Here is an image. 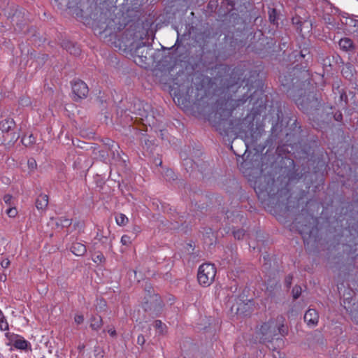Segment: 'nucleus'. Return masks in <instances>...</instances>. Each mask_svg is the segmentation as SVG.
<instances>
[{
  "instance_id": "f257e3e1",
  "label": "nucleus",
  "mask_w": 358,
  "mask_h": 358,
  "mask_svg": "<svg viewBox=\"0 0 358 358\" xmlns=\"http://www.w3.org/2000/svg\"><path fill=\"white\" fill-rule=\"evenodd\" d=\"M213 52L203 53L201 62L216 80H219L229 93L228 98L218 99L214 104L204 103L203 99L195 103L196 112L204 117L219 134L228 138L241 137L248 143L257 144L264 131L254 130V120L266 112L268 96L264 94V84L257 70L244 69L241 66L232 70L224 64H215Z\"/></svg>"
},
{
  "instance_id": "f03ea898",
  "label": "nucleus",
  "mask_w": 358,
  "mask_h": 358,
  "mask_svg": "<svg viewBox=\"0 0 358 358\" xmlns=\"http://www.w3.org/2000/svg\"><path fill=\"white\" fill-rule=\"evenodd\" d=\"M292 63L286 72L279 76V80L287 96L292 99L299 110L308 111L318 106L315 86L308 69L312 55L307 47L294 50L289 55Z\"/></svg>"
},
{
  "instance_id": "7ed1b4c3",
  "label": "nucleus",
  "mask_w": 358,
  "mask_h": 358,
  "mask_svg": "<svg viewBox=\"0 0 358 358\" xmlns=\"http://www.w3.org/2000/svg\"><path fill=\"white\" fill-rule=\"evenodd\" d=\"M294 173L282 170L273 156L271 159L265 155L262 157L259 175L253 181V188L262 203L292 212L299 207V200L292 201L288 189L289 182L296 178Z\"/></svg>"
},
{
  "instance_id": "20e7f679",
  "label": "nucleus",
  "mask_w": 358,
  "mask_h": 358,
  "mask_svg": "<svg viewBox=\"0 0 358 358\" xmlns=\"http://www.w3.org/2000/svg\"><path fill=\"white\" fill-rule=\"evenodd\" d=\"M268 112L271 117L269 120L271 123V135L265 141L262 150L267 147V153L277 145L275 152L278 155L285 152H289L288 147L299 138L302 132L301 126L293 117H284L281 105L278 102L272 103Z\"/></svg>"
},
{
  "instance_id": "39448f33",
  "label": "nucleus",
  "mask_w": 358,
  "mask_h": 358,
  "mask_svg": "<svg viewBox=\"0 0 358 358\" xmlns=\"http://www.w3.org/2000/svg\"><path fill=\"white\" fill-rule=\"evenodd\" d=\"M54 3L60 10L69 9L71 13L83 20V23L92 27L96 34L105 33L110 35L115 29L121 28L124 22L120 17L109 19L111 15L108 9H101L94 6V10L88 15L78 5L80 0H53Z\"/></svg>"
},
{
  "instance_id": "423d86ee",
  "label": "nucleus",
  "mask_w": 358,
  "mask_h": 358,
  "mask_svg": "<svg viewBox=\"0 0 358 358\" xmlns=\"http://www.w3.org/2000/svg\"><path fill=\"white\" fill-rule=\"evenodd\" d=\"M148 29L140 22H133L122 35L115 38L113 43L120 51L130 54L141 66L148 65L152 57V45L145 39H148Z\"/></svg>"
},
{
  "instance_id": "0eeeda50",
  "label": "nucleus",
  "mask_w": 358,
  "mask_h": 358,
  "mask_svg": "<svg viewBox=\"0 0 358 358\" xmlns=\"http://www.w3.org/2000/svg\"><path fill=\"white\" fill-rule=\"evenodd\" d=\"M285 318L281 316L278 317L276 320L271 319L263 323L257 331L261 342L270 343L274 339L278 340L279 335L282 337L287 335L288 329L283 324Z\"/></svg>"
},
{
  "instance_id": "6e6552de",
  "label": "nucleus",
  "mask_w": 358,
  "mask_h": 358,
  "mask_svg": "<svg viewBox=\"0 0 358 358\" xmlns=\"http://www.w3.org/2000/svg\"><path fill=\"white\" fill-rule=\"evenodd\" d=\"M317 97L320 101V104L315 108L310 109L308 111L301 110L303 113L308 115L309 119L313 128L317 130H322L329 126L333 120L334 107L331 106H324L320 110L322 106V99L317 94Z\"/></svg>"
},
{
  "instance_id": "1a4fd4ad",
  "label": "nucleus",
  "mask_w": 358,
  "mask_h": 358,
  "mask_svg": "<svg viewBox=\"0 0 358 358\" xmlns=\"http://www.w3.org/2000/svg\"><path fill=\"white\" fill-rule=\"evenodd\" d=\"M291 155H294L296 159L306 160L308 169L310 166L313 168V171L315 174H319L320 176H323L324 173L326 171L327 164L324 159L323 156L315 157L314 152L310 146L305 145L301 150H296V152H293Z\"/></svg>"
},
{
  "instance_id": "9d476101",
  "label": "nucleus",
  "mask_w": 358,
  "mask_h": 358,
  "mask_svg": "<svg viewBox=\"0 0 358 358\" xmlns=\"http://www.w3.org/2000/svg\"><path fill=\"white\" fill-rule=\"evenodd\" d=\"M3 10L5 16L8 20H10L14 30L16 32L24 31L27 24L26 10L15 4H8V6Z\"/></svg>"
},
{
  "instance_id": "9b49d317",
  "label": "nucleus",
  "mask_w": 358,
  "mask_h": 358,
  "mask_svg": "<svg viewBox=\"0 0 358 358\" xmlns=\"http://www.w3.org/2000/svg\"><path fill=\"white\" fill-rule=\"evenodd\" d=\"M273 45V39L265 36L261 30H258L255 32L248 48L252 52L264 57L271 51Z\"/></svg>"
},
{
  "instance_id": "f8f14e48",
  "label": "nucleus",
  "mask_w": 358,
  "mask_h": 358,
  "mask_svg": "<svg viewBox=\"0 0 358 358\" xmlns=\"http://www.w3.org/2000/svg\"><path fill=\"white\" fill-rule=\"evenodd\" d=\"M299 234L301 235L305 245L309 244L315 245L317 242L319 230L313 220V222H309L306 224H299L297 226Z\"/></svg>"
},
{
  "instance_id": "ddd939ff",
  "label": "nucleus",
  "mask_w": 358,
  "mask_h": 358,
  "mask_svg": "<svg viewBox=\"0 0 358 358\" xmlns=\"http://www.w3.org/2000/svg\"><path fill=\"white\" fill-rule=\"evenodd\" d=\"M216 268L213 264L205 263L199 266L197 273L199 283L203 287H208L214 281Z\"/></svg>"
},
{
  "instance_id": "4468645a",
  "label": "nucleus",
  "mask_w": 358,
  "mask_h": 358,
  "mask_svg": "<svg viewBox=\"0 0 358 358\" xmlns=\"http://www.w3.org/2000/svg\"><path fill=\"white\" fill-rule=\"evenodd\" d=\"M130 110L134 114L139 116L141 120L145 121L146 123L149 124L151 123L154 124L152 107L148 103L143 101L136 100L134 101Z\"/></svg>"
},
{
  "instance_id": "2eb2a0df",
  "label": "nucleus",
  "mask_w": 358,
  "mask_h": 358,
  "mask_svg": "<svg viewBox=\"0 0 358 358\" xmlns=\"http://www.w3.org/2000/svg\"><path fill=\"white\" fill-rule=\"evenodd\" d=\"M164 307L163 301L158 295L150 296L143 303V308L149 313L152 317H156L161 315Z\"/></svg>"
},
{
  "instance_id": "dca6fc26",
  "label": "nucleus",
  "mask_w": 358,
  "mask_h": 358,
  "mask_svg": "<svg viewBox=\"0 0 358 358\" xmlns=\"http://www.w3.org/2000/svg\"><path fill=\"white\" fill-rule=\"evenodd\" d=\"M5 336L8 341L6 343L7 346H13L17 350L24 351L31 350V343L21 335L7 331Z\"/></svg>"
},
{
  "instance_id": "f3484780",
  "label": "nucleus",
  "mask_w": 358,
  "mask_h": 358,
  "mask_svg": "<svg viewBox=\"0 0 358 358\" xmlns=\"http://www.w3.org/2000/svg\"><path fill=\"white\" fill-rule=\"evenodd\" d=\"M98 8V6H96ZM99 8H101V9H108L110 10L111 15L110 16H108V18L109 19H113V18H116V17H120L121 19V22H124V24H122V26H121V28L120 29H115L114 31L110 34V35H107L105 33H102L101 34H99V36H103L105 38L109 36L110 37V39H115V38H118L120 36L117 35V32L120 31L122 29H124V28H127V27H129V25L133 23V22H135L134 21H129L127 20V18L124 15V13H118L117 14H114L113 12L114 10H117V8H113V10L112 11V8H106V7H99Z\"/></svg>"
},
{
  "instance_id": "a211bd4d",
  "label": "nucleus",
  "mask_w": 358,
  "mask_h": 358,
  "mask_svg": "<svg viewBox=\"0 0 358 358\" xmlns=\"http://www.w3.org/2000/svg\"><path fill=\"white\" fill-rule=\"evenodd\" d=\"M98 8V6H96ZM99 8H101V9H108L110 10L111 15L110 16H108V18L109 19H113V18H116V17H120L121 19V22H124V24H122V26H121V28L120 29H115L114 31L110 34V35H107L105 33H102L101 34H99V36H103L105 38L109 36L110 37V39H115V38H118L120 36L117 35V32L120 31L122 29H124V28H127V27H129V25L133 23V22H135L134 21H129L127 20V18L124 15V13H118L117 14H114L113 12L114 10H117V8H113V10L112 11V8H106V7H99Z\"/></svg>"
},
{
  "instance_id": "6ab92c4d",
  "label": "nucleus",
  "mask_w": 358,
  "mask_h": 358,
  "mask_svg": "<svg viewBox=\"0 0 358 358\" xmlns=\"http://www.w3.org/2000/svg\"><path fill=\"white\" fill-rule=\"evenodd\" d=\"M236 314L248 316L252 311L253 299H248L245 294H240L236 299Z\"/></svg>"
},
{
  "instance_id": "aec40b11",
  "label": "nucleus",
  "mask_w": 358,
  "mask_h": 358,
  "mask_svg": "<svg viewBox=\"0 0 358 358\" xmlns=\"http://www.w3.org/2000/svg\"><path fill=\"white\" fill-rule=\"evenodd\" d=\"M73 99L76 101L85 99L87 96L89 88L87 85L80 79L71 82Z\"/></svg>"
},
{
  "instance_id": "412c9836",
  "label": "nucleus",
  "mask_w": 358,
  "mask_h": 358,
  "mask_svg": "<svg viewBox=\"0 0 358 358\" xmlns=\"http://www.w3.org/2000/svg\"><path fill=\"white\" fill-rule=\"evenodd\" d=\"M324 71H330L334 66L341 67L344 64L343 59L338 53L328 55L321 60Z\"/></svg>"
},
{
  "instance_id": "4be33fe9",
  "label": "nucleus",
  "mask_w": 358,
  "mask_h": 358,
  "mask_svg": "<svg viewBox=\"0 0 358 358\" xmlns=\"http://www.w3.org/2000/svg\"><path fill=\"white\" fill-rule=\"evenodd\" d=\"M179 77H180V76H178L173 80L171 90L173 91V95L175 99H177L178 102L180 103V99H182V104H184V100L186 99L185 94L188 93L189 81H187L186 83L184 82L181 84H178L175 82V80H178Z\"/></svg>"
},
{
  "instance_id": "5701e85b",
  "label": "nucleus",
  "mask_w": 358,
  "mask_h": 358,
  "mask_svg": "<svg viewBox=\"0 0 358 358\" xmlns=\"http://www.w3.org/2000/svg\"><path fill=\"white\" fill-rule=\"evenodd\" d=\"M333 92L336 95L335 101L342 108L345 109L348 104V97L344 88L340 87L338 83L333 85Z\"/></svg>"
},
{
  "instance_id": "b1692460",
  "label": "nucleus",
  "mask_w": 358,
  "mask_h": 358,
  "mask_svg": "<svg viewBox=\"0 0 358 358\" xmlns=\"http://www.w3.org/2000/svg\"><path fill=\"white\" fill-rule=\"evenodd\" d=\"M190 150V147L185 148L180 152V157L182 160V165L187 173H192L198 166L197 164L191 158L188 157L187 151Z\"/></svg>"
},
{
  "instance_id": "393cba45",
  "label": "nucleus",
  "mask_w": 358,
  "mask_h": 358,
  "mask_svg": "<svg viewBox=\"0 0 358 358\" xmlns=\"http://www.w3.org/2000/svg\"><path fill=\"white\" fill-rule=\"evenodd\" d=\"M341 21L346 31L358 36V20L352 17L343 15Z\"/></svg>"
},
{
  "instance_id": "a878e982",
  "label": "nucleus",
  "mask_w": 358,
  "mask_h": 358,
  "mask_svg": "<svg viewBox=\"0 0 358 358\" xmlns=\"http://www.w3.org/2000/svg\"><path fill=\"white\" fill-rule=\"evenodd\" d=\"M338 46L341 50L348 54H352L355 52L356 45L353 41L348 37H343L338 41Z\"/></svg>"
},
{
  "instance_id": "bb28decb",
  "label": "nucleus",
  "mask_w": 358,
  "mask_h": 358,
  "mask_svg": "<svg viewBox=\"0 0 358 358\" xmlns=\"http://www.w3.org/2000/svg\"><path fill=\"white\" fill-rule=\"evenodd\" d=\"M110 232L109 231H108L107 234H106L103 229H98L94 239L100 242L105 248L111 249L112 238L110 236Z\"/></svg>"
},
{
  "instance_id": "cd10ccee",
  "label": "nucleus",
  "mask_w": 358,
  "mask_h": 358,
  "mask_svg": "<svg viewBox=\"0 0 358 358\" xmlns=\"http://www.w3.org/2000/svg\"><path fill=\"white\" fill-rule=\"evenodd\" d=\"M303 319L309 327H313L318 323L319 314L315 309L309 308L306 312Z\"/></svg>"
},
{
  "instance_id": "c85d7f7f",
  "label": "nucleus",
  "mask_w": 358,
  "mask_h": 358,
  "mask_svg": "<svg viewBox=\"0 0 358 358\" xmlns=\"http://www.w3.org/2000/svg\"><path fill=\"white\" fill-rule=\"evenodd\" d=\"M343 67L341 70L343 76L350 82H354L356 80V71L355 66L349 62L343 64Z\"/></svg>"
},
{
  "instance_id": "c756f323",
  "label": "nucleus",
  "mask_w": 358,
  "mask_h": 358,
  "mask_svg": "<svg viewBox=\"0 0 358 358\" xmlns=\"http://www.w3.org/2000/svg\"><path fill=\"white\" fill-rule=\"evenodd\" d=\"M226 219L227 220V224L230 223H238L244 224L245 222V217L243 214H241L239 212L236 210H227L226 212Z\"/></svg>"
},
{
  "instance_id": "7c9ffc66",
  "label": "nucleus",
  "mask_w": 358,
  "mask_h": 358,
  "mask_svg": "<svg viewBox=\"0 0 358 358\" xmlns=\"http://www.w3.org/2000/svg\"><path fill=\"white\" fill-rule=\"evenodd\" d=\"M102 142L108 147L109 151L111 152L113 158L117 159L120 158V154L118 152V148H120V147L113 140L106 138L103 139Z\"/></svg>"
},
{
  "instance_id": "2f4dec72",
  "label": "nucleus",
  "mask_w": 358,
  "mask_h": 358,
  "mask_svg": "<svg viewBox=\"0 0 358 358\" xmlns=\"http://www.w3.org/2000/svg\"><path fill=\"white\" fill-rule=\"evenodd\" d=\"M71 252L76 256L82 257L87 252L85 244L80 242H73L69 247Z\"/></svg>"
},
{
  "instance_id": "473e14b6",
  "label": "nucleus",
  "mask_w": 358,
  "mask_h": 358,
  "mask_svg": "<svg viewBox=\"0 0 358 358\" xmlns=\"http://www.w3.org/2000/svg\"><path fill=\"white\" fill-rule=\"evenodd\" d=\"M301 133L300 134L299 137H301ZM300 138H298V140H296L294 142H292L291 145L288 147V150L289 152H285V153L282 152L281 155H278L279 157H281L282 159H285L286 161L285 164L287 165L288 167H291L293 169L295 168L294 161L292 158L290 157H287V154H291L292 150L294 149V145H296V147H298V145H296V142L299 141Z\"/></svg>"
},
{
  "instance_id": "72a5a7b5",
  "label": "nucleus",
  "mask_w": 358,
  "mask_h": 358,
  "mask_svg": "<svg viewBox=\"0 0 358 358\" xmlns=\"http://www.w3.org/2000/svg\"><path fill=\"white\" fill-rule=\"evenodd\" d=\"M62 46L71 55L74 56H78L80 55L81 49L77 43L71 41H66L63 43Z\"/></svg>"
},
{
  "instance_id": "f704fd0d",
  "label": "nucleus",
  "mask_w": 358,
  "mask_h": 358,
  "mask_svg": "<svg viewBox=\"0 0 358 358\" xmlns=\"http://www.w3.org/2000/svg\"><path fill=\"white\" fill-rule=\"evenodd\" d=\"M15 126L13 118L7 117L0 121V129L3 133L9 132Z\"/></svg>"
},
{
  "instance_id": "c9c22d12",
  "label": "nucleus",
  "mask_w": 358,
  "mask_h": 358,
  "mask_svg": "<svg viewBox=\"0 0 358 358\" xmlns=\"http://www.w3.org/2000/svg\"><path fill=\"white\" fill-rule=\"evenodd\" d=\"M90 327L94 331H99L102 325L103 320L102 317L99 315H92L90 319Z\"/></svg>"
},
{
  "instance_id": "e433bc0d",
  "label": "nucleus",
  "mask_w": 358,
  "mask_h": 358,
  "mask_svg": "<svg viewBox=\"0 0 358 358\" xmlns=\"http://www.w3.org/2000/svg\"><path fill=\"white\" fill-rule=\"evenodd\" d=\"M48 205V196L40 194L36 200V207L38 210H44Z\"/></svg>"
},
{
  "instance_id": "4c0bfd02",
  "label": "nucleus",
  "mask_w": 358,
  "mask_h": 358,
  "mask_svg": "<svg viewBox=\"0 0 358 358\" xmlns=\"http://www.w3.org/2000/svg\"><path fill=\"white\" fill-rule=\"evenodd\" d=\"M322 20L326 24L330 26V29H338V23H336L335 17L328 13H325L322 16Z\"/></svg>"
},
{
  "instance_id": "58836bf2",
  "label": "nucleus",
  "mask_w": 358,
  "mask_h": 358,
  "mask_svg": "<svg viewBox=\"0 0 358 358\" xmlns=\"http://www.w3.org/2000/svg\"><path fill=\"white\" fill-rule=\"evenodd\" d=\"M26 33L31 38V41L32 43H34L35 44L37 43V40L38 39L39 41V43H38V45H40V43L41 42V38L38 36L37 35V31H36V29L35 27H31L29 28H28L27 30H26Z\"/></svg>"
},
{
  "instance_id": "ea45409f",
  "label": "nucleus",
  "mask_w": 358,
  "mask_h": 358,
  "mask_svg": "<svg viewBox=\"0 0 358 358\" xmlns=\"http://www.w3.org/2000/svg\"><path fill=\"white\" fill-rule=\"evenodd\" d=\"M268 20L273 24H278V14L277 10L274 8H268Z\"/></svg>"
},
{
  "instance_id": "a19ab883",
  "label": "nucleus",
  "mask_w": 358,
  "mask_h": 358,
  "mask_svg": "<svg viewBox=\"0 0 358 358\" xmlns=\"http://www.w3.org/2000/svg\"><path fill=\"white\" fill-rule=\"evenodd\" d=\"M116 224L119 226H125L128 222V217L123 213H117L115 217Z\"/></svg>"
},
{
  "instance_id": "79ce46f5",
  "label": "nucleus",
  "mask_w": 358,
  "mask_h": 358,
  "mask_svg": "<svg viewBox=\"0 0 358 358\" xmlns=\"http://www.w3.org/2000/svg\"><path fill=\"white\" fill-rule=\"evenodd\" d=\"M0 330L3 331L9 330V325L7 322L6 317L1 309H0Z\"/></svg>"
},
{
  "instance_id": "37998d69",
  "label": "nucleus",
  "mask_w": 358,
  "mask_h": 358,
  "mask_svg": "<svg viewBox=\"0 0 358 358\" xmlns=\"http://www.w3.org/2000/svg\"><path fill=\"white\" fill-rule=\"evenodd\" d=\"M56 224L58 227H62V228L69 227L72 224V220L65 217H60L57 219Z\"/></svg>"
},
{
  "instance_id": "c03bdc74",
  "label": "nucleus",
  "mask_w": 358,
  "mask_h": 358,
  "mask_svg": "<svg viewBox=\"0 0 358 358\" xmlns=\"http://www.w3.org/2000/svg\"><path fill=\"white\" fill-rule=\"evenodd\" d=\"M163 177L166 181H174L177 179V176L171 169H167L163 173Z\"/></svg>"
},
{
  "instance_id": "a18cd8bd",
  "label": "nucleus",
  "mask_w": 358,
  "mask_h": 358,
  "mask_svg": "<svg viewBox=\"0 0 358 358\" xmlns=\"http://www.w3.org/2000/svg\"><path fill=\"white\" fill-rule=\"evenodd\" d=\"M232 234L235 239L241 240L243 238L245 231L243 229H236L234 227H231Z\"/></svg>"
},
{
  "instance_id": "49530a36",
  "label": "nucleus",
  "mask_w": 358,
  "mask_h": 358,
  "mask_svg": "<svg viewBox=\"0 0 358 358\" xmlns=\"http://www.w3.org/2000/svg\"><path fill=\"white\" fill-rule=\"evenodd\" d=\"M154 326L159 334H165L166 330V325L164 323H163L161 320H155Z\"/></svg>"
},
{
  "instance_id": "de8ad7c7",
  "label": "nucleus",
  "mask_w": 358,
  "mask_h": 358,
  "mask_svg": "<svg viewBox=\"0 0 358 358\" xmlns=\"http://www.w3.org/2000/svg\"><path fill=\"white\" fill-rule=\"evenodd\" d=\"M203 236L204 239H209V244H212L213 239L215 238L214 232L211 228L204 229Z\"/></svg>"
},
{
  "instance_id": "09e8293b",
  "label": "nucleus",
  "mask_w": 358,
  "mask_h": 358,
  "mask_svg": "<svg viewBox=\"0 0 358 358\" xmlns=\"http://www.w3.org/2000/svg\"><path fill=\"white\" fill-rule=\"evenodd\" d=\"M48 59V55L47 54H38L36 58V62L37 66H42Z\"/></svg>"
},
{
  "instance_id": "8fccbe9b",
  "label": "nucleus",
  "mask_w": 358,
  "mask_h": 358,
  "mask_svg": "<svg viewBox=\"0 0 358 358\" xmlns=\"http://www.w3.org/2000/svg\"><path fill=\"white\" fill-rule=\"evenodd\" d=\"M22 143L25 145L28 146L30 145L35 142V138L32 134H30L28 137L22 136L21 139Z\"/></svg>"
},
{
  "instance_id": "3c124183",
  "label": "nucleus",
  "mask_w": 358,
  "mask_h": 358,
  "mask_svg": "<svg viewBox=\"0 0 358 358\" xmlns=\"http://www.w3.org/2000/svg\"><path fill=\"white\" fill-rule=\"evenodd\" d=\"M27 166L30 173L34 172L37 168L36 161L34 158H29L27 161Z\"/></svg>"
},
{
  "instance_id": "603ef678",
  "label": "nucleus",
  "mask_w": 358,
  "mask_h": 358,
  "mask_svg": "<svg viewBox=\"0 0 358 358\" xmlns=\"http://www.w3.org/2000/svg\"><path fill=\"white\" fill-rule=\"evenodd\" d=\"M301 287L299 285H295L293 288H292V296L294 298V299H297L301 294Z\"/></svg>"
},
{
  "instance_id": "864d4df0",
  "label": "nucleus",
  "mask_w": 358,
  "mask_h": 358,
  "mask_svg": "<svg viewBox=\"0 0 358 358\" xmlns=\"http://www.w3.org/2000/svg\"><path fill=\"white\" fill-rule=\"evenodd\" d=\"M75 229L78 230L80 233L83 232L85 229V222L83 220L76 221L73 224Z\"/></svg>"
},
{
  "instance_id": "5fc2aeb1",
  "label": "nucleus",
  "mask_w": 358,
  "mask_h": 358,
  "mask_svg": "<svg viewBox=\"0 0 358 358\" xmlns=\"http://www.w3.org/2000/svg\"><path fill=\"white\" fill-rule=\"evenodd\" d=\"M333 120L339 123L343 122V114L341 110H338L336 111L334 110Z\"/></svg>"
},
{
  "instance_id": "6e6d98bb",
  "label": "nucleus",
  "mask_w": 358,
  "mask_h": 358,
  "mask_svg": "<svg viewBox=\"0 0 358 358\" xmlns=\"http://www.w3.org/2000/svg\"><path fill=\"white\" fill-rule=\"evenodd\" d=\"M6 214L9 217L14 218L17 215V210L15 207H9L6 211Z\"/></svg>"
},
{
  "instance_id": "4d7b16f0",
  "label": "nucleus",
  "mask_w": 358,
  "mask_h": 358,
  "mask_svg": "<svg viewBox=\"0 0 358 358\" xmlns=\"http://www.w3.org/2000/svg\"><path fill=\"white\" fill-rule=\"evenodd\" d=\"M92 261L94 263H102L106 261V258L101 252H99L92 258Z\"/></svg>"
},
{
  "instance_id": "13d9d810",
  "label": "nucleus",
  "mask_w": 358,
  "mask_h": 358,
  "mask_svg": "<svg viewBox=\"0 0 358 358\" xmlns=\"http://www.w3.org/2000/svg\"><path fill=\"white\" fill-rule=\"evenodd\" d=\"M293 280V275L292 274L287 275L285 278V285L287 288H290Z\"/></svg>"
},
{
  "instance_id": "bf43d9fd",
  "label": "nucleus",
  "mask_w": 358,
  "mask_h": 358,
  "mask_svg": "<svg viewBox=\"0 0 358 358\" xmlns=\"http://www.w3.org/2000/svg\"><path fill=\"white\" fill-rule=\"evenodd\" d=\"M13 199V196L12 195L9 194H6L3 196V201L5 202V203H6L7 205L8 206H10L11 205V201Z\"/></svg>"
},
{
  "instance_id": "052dcab7",
  "label": "nucleus",
  "mask_w": 358,
  "mask_h": 358,
  "mask_svg": "<svg viewBox=\"0 0 358 358\" xmlns=\"http://www.w3.org/2000/svg\"><path fill=\"white\" fill-rule=\"evenodd\" d=\"M74 321L77 324H80L84 322V316L83 315H76Z\"/></svg>"
},
{
  "instance_id": "680f3d73",
  "label": "nucleus",
  "mask_w": 358,
  "mask_h": 358,
  "mask_svg": "<svg viewBox=\"0 0 358 358\" xmlns=\"http://www.w3.org/2000/svg\"><path fill=\"white\" fill-rule=\"evenodd\" d=\"M121 243L124 245H127L130 243V237L128 235H123L121 237Z\"/></svg>"
},
{
  "instance_id": "e2e57ef3",
  "label": "nucleus",
  "mask_w": 358,
  "mask_h": 358,
  "mask_svg": "<svg viewBox=\"0 0 358 358\" xmlns=\"http://www.w3.org/2000/svg\"><path fill=\"white\" fill-rule=\"evenodd\" d=\"M0 264L2 268H7L10 266V262L8 258H6L1 262Z\"/></svg>"
},
{
  "instance_id": "0e129e2a",
  "label": "nucleus",
  "mask_w": 358,
  "mask_h": 358,
  "mask_svg": "<svg viewBox=\"0 0 358 358\" xmlns=\"http://www.w3.org/2000/svg\"><path fill=\"white\" fill-rule=\"evenodd\" d=\"M145 342L144 336L141 334L137 338V343L140 345H143Z\"/></svg>"
},
{
  "instance_id": "69168bd1",
  "label": "nucleus",
  "mask_w": 358,
  "mask_h": 358,
  "mask_svg": "<svg viewBox=\"0 0 358 358\" xmlns=\"http://www.w3.org/2000/svg\"><path fill=\"white\" fill-rule=\"evenodd\" d=\"M230 289L233 293H236L238 291V285L236 282H234V284L231 285Z\"/></svg>"
},
{
  "instance_id": "338daca9",
  "label": "nucleus",
  "mask_w": 358,
  "mask_h": 358,
  "mask_svg": "<svg viewBox=\"0 0 358 358\" xmlns=\"http://www.w3.org/2000/svg\"><path fill=\"white\" fill-rule=\"evenodd\" d=\"M21 105L22 106H29L30 103H31V101L29 99H26V98H23L21 99L20 101V103Z\"/></svg>"
},
{
  "instance_id": "774afa93",
  "label": "nucleus",
  "mask_w": 358,
  "mask_h": 358,
  "mask_svg": "<svg viewBox=\"0 0 358 358\" xmlns=\"http://www.w3.org/2000/svg\"><path fill=\"white\" fill-rule=\"evenodd\" d=\"M108 333L111 337H115L117 334L115 329H110L108 330Z\"/></svg>"
}]
</instances>
